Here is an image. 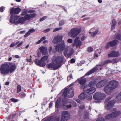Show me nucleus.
I'll use <instances>...</instances> for the list:
<instances>
[{"label":"nucleus","mask_w":121,"mask_h":121,"mask_svg":"<svg viewBox=\"0 0 121 121\" xmlns=\"http://www.w3.org/2000/svg\"><path fill=\"white\" fill-rule=\"evenodd\" d=\"M30 33H33L35 32V30L33 28L30 29L29 31Z\"/></svg>","instance_id":"obj_52"},{"label":"nucleus","mask_w":121,"mask_h":121,"mask_svg":"<svg viewBox=\"0 0 121 121\" xmlns=\"http://www.w3.org/2000/svg\"><path fill=\"white\" fill-rule=\"evenodd\" d=\"M63 52V54L64 56H67V55L68 54L67 52L68 51V49L67 48H65Z\"/></svg>","instance_id":"obj_40"},{"label":"nucleus","mask_w":121,"mask_h":121,"mask_svg":"<svg viewBox=\"0 0 121 121\" xmlns=\"http://www.w3.org/2000/svg\"><path fill=\"white\" fill-rule=\"evenodd\" d=\"M107 83L106 80H103L98 82L96 85V87L98 88H100L104 86Z\"/></svg>","instance_id":"obj_15"},{"label":"nucleus","mask_w":121,"mask_h":121,"mask_svg":"<svg viewBox=\"0 0 121 121\" xmlns=\"http://www.w3.org/2000/svg\"><path fill=\"white\" fill-rule=\"evenodd\" d=\"M17 93L20 92L22 90L21 86L20 85H18L17 87Z\"/></svg>","instance_id":"obj_38"},{"label":"nucleus","mask_w":121,"mask_h":121,"mask_svg":"<svg viewBox=\"0 0 121 121\" xmlns=\"http://www.w3.org/2000/svg\"><path fill=\"white\" fill-rule=\"evenodd\" d=\"M35 11L34 10H30L28 11L29 13H34Z\"/></svg>","instance_id":"obj_62"},{"label":"nucleus","mask_w":121,"mask_h":121,"mask_svg":"<svg viewBox=\"0 0 121 121\" xmlns=\"http://www.w3.org/2000/svg\"><path fill=\"white\" fill-rule=\"evenodd\" d=\"M67 42L69 43H71L73 42L72 40L71 39H69L67 40Z\"/></svg>","instance_id":"obj_58"},{"label":"nucleus","mask_w":121,"mask_h":121,"mask_svg":"<svg viewBox=\"0 0 121 121\" xmlns=\"http://www.w3.org/2000/svg\"><path fill=\"white\" fill-rule=\"evenodd\" d=\"M96 89L94 87H91L86 90V92L88 94H92L96 91Z\"/></svg>","instance_id":"obj_19"},{"label":"nucleus","mask_w":121,"mask_h":121,"mask_svg":"<svg viewBox=\"0 0 121 121\" xmlns=\"http://www.w3.org/2000/svg\"><path fill=\"white\" fill-rule=\"evenodd\" d=\"M4 7L3 6H1L0 8V11L2 12H3L4 10Z\"/></svg>","instance_id":"obj_56"},{"label":"nucleus","mask_w":121,"mask_h":121,"mask_svg":"<svg viewBox=\"0 0 121 121\" xmlns=\"http://www.w3.org/2000/svg\"><path fill=\"white\" fill-rule=\"evenodd\" d=\"M104 118H101L99 119H98L96 121H104Z\"/></svg>","instance_id":"obj_54"},{"label":"nucleus","mask_w":121,"mask_h":121,"mask_svg":"<svg viewBox=\"0 0 121 121\" xmlns=\"http://www.w3.org/2000/svg\"><path fill=\"white\" fill-rule=\"evenodd\" d=\"M25 21L24 17H21L19 18L18 21L16 22L15 23V25H17L19 23H21V24H23L24 22Z\"/></svg>","instance_id":"obj_22"},{"label":"nucleus","mask_w":121,"mask_h":121,"mask_svg":"<svg viewBox=\"0 0 121 121\" xmlns=\"http://www.w3.org/2000/svg\"><path fill=\"white\" fill-rule=\"evenodd\" d=\"M119 56V53L116 51H112L110 53L108 54V56L109 57H117Z\"/></svg>","instance_id":"obj_16"},{"label":"nucleus","mask_w":121,"mask_h":121,"mask_svg":"<svg viewBox=\"0 0 121 121\" xmlns=\"http://www.w3.org/2000/svg\"><path fill=\"white\" fill-rule=\"evenodd\" d=\"M20 16L15 15H11L10 18V22L12 23H15V21H16L19 19Z\"/></svg>","instance_id":"obj_14"},{"label":"nucleus","mask_w":121,"mask_h":121,"mask_svg":"<svg viewBox=\"0 0 121 121\" xmlns=\"http://www.w3.org/2000/svg\"><path fill=\"white\" fill-rule=\"evenodd\" d=\"M117 62V60L116 59H114L112 60V63L113 64H114L116 63Z\"/></svg>","instance_id":"obj_51"},{"label":"nucleus","mask_w":121,"mask_h":121,"mask_svg":"<svg viewBox=\"0 0 121 121\" xmlns=\"http://www.w3.org/2000/svg\"><path fill=\"white\" fill-rule=\"evenodd\" d=\"M27 13V11L26 10H25L24 11H23L22 13H21V16H25V15H26Z\"/></svg>","instance_id":"obj_47"},{"label":"nucleus","mask_w":121,"mask_h":121,"mask_svg":"<svg viewBox=\"0 0 121 121\" xmlns=\"http://www.w3.org/2000/svg\"><path fill=\"white\" fill-rule=\"evenodd\" d=\"M86 38V37L85 36L83 35L82 37L81 38V40L82 41H83L84 40L85 38Z\"/></svg>","instance_id":"obj_61"},{"label":"nucleus","mask_w":121,"mask_h":121,"mask_svg":"<svg viewBox=\"0 0 121 121\" xmlns=\"http://www.w3.org/2000/svg\"><path fill=\"white\" fill-rule=\"evenodd\" d=\"M74 51L73 49H71L69 51V53H68L67 55V57L68 58L69 57L71 56L74 52Z\"/></svg>","instance_id":"obj_29"},{"label":"nucleus","mask_w":121,"mask_h":121,"mask_svg":"<svg viewBox=\"0 0 121 121\" xmlns=\"http://www.w3.org/2000/svg\"><path fill=\"white\" fill-rule=\"evenodd\" d=\"M10 100L12 102L14 103L17 102L18 101L17 99L14 98H12L10 99Z\"/></svg>","instance_id":"obj_46"},{"label":"nucleus","mask_w":121,"mask_h":121,"mask_svg":"<svg viewBox=\"0 0 121 121\" xmlns=\"http://www.w3.org/2000/svg\"><path fill=\"white\" fill-rule=\"evenodd\" d=\"M63 37L62 35L60 36L59 35H57L53 39L54 43H60L62 41Z\"/></svg>","instance_id":"obj_17"},{"label":"nucleus","mask_w":121,"mask_h":121,"mask_svg":"<svg viewBox=\"0 0 121 121\" xmlns=\"http://www.w3.org/2000/svg\"><path fill=\"white\" fill-rule=\"evenodd\" d=\"M53 101H52L49 104V108H50L52 107L53 104Z\"/></svg>","instance_id":"obj_63"},{"label":"nucleus","mask_w":121,"mask_h":121,"mask_svg":"<svg viewBox=\"0 0 121 121\" xmlns=\"http://www.w3.org/2000/svg\"><path fill=\"white\" fill-rule=\"evenodd\" d=\"M61 99L60 98H58L56 100V103L55 107L57 108L58 107L60 104Z\"/></svg>","instance_id":"obj_30"},{"label":"nucleus","mask_w":121,"mask_h":121,"mask_svg":"<svg viewBox=\"0 0 121 121\" xmlns=\"http://www.w3.org/2000/svg\"><path fill=\"white\" fill-rule=\"evenodd\" d=\"M20 43L19 41H18L16 43H12L10 45V47L11 48H13L15 46L17 45Z\"/></svg>","instance_id":"obj_39"},{"label":"nucleus","mask_w":121,"mask_h":121,"mask_svg":"<svg viewBox=\"0 0 121 121\" xmlns=\"http://www.w3.org/2000/svg\"><path fill=\"white\" fill-rule=\"evenodd\" d=\"M117 40L116 39L114 40L109 42H108L106 44L105 48L108 49L110 47H113L117 45Z\"/></svg>","instance_id":"obj_10"},{"label":"nucleus","mask_w":121,"mask_h":121,"mask_svg":"<svg viewBox=\"0 0 121 121\" xmlns=\"http://www.w3.org/2000/svg\"><path fill=\"white\" fill-rule=\"evenodd\" d=\"M75 60L74 59L72 58L70 60V63H71L73 64L75 63Z\"/></svg>","instance_id":"obj_57"},{"label":"nucleus","mask_w":121,"mask_h":121,"mask_svg":"<svg viewBox=\"0 0 121 121\" xmlns=\"http://www.w3.org/2000/svg\"><path fill=\"white\" fill-rule=\"evenodd\" d=\"M113 117L112 113L110 114L107 115L105 117V118L106 120H110V119L113 118Z\"/></svg>","instance_id":"obj_27"},{"label":"nucleus","mask_w":121,"mask_h":121,"mask_svg":"<svg viewBox=\"0 0 121 121\" xmlns=\"http://www.w3.org/2000/svg\"><path fill=\"white\" fill-rule=\"evenodd\" d=\"M100 100L103 99L106 97V95L104 93H100Z\"/></svg>","instance_id":"obj_32"},{"label":"nucleus","mask_w":121,"mask_h":121,"mask_svg":"<svg viewBox=\"0 0 121 121\" xmlns=\"http://www.w3.org/2000/svg\"><path fill=\"white\" fill-rule=\"evenodd\" d=\"M48 83L49 85L51 86L52 90L51 91H50V92H51L52 91V89L53 87L52 86V85L53 84V80L52 79L50 80H49V81Z\"/></svg>","instance_id":"obj_37"},{"label":"nucleus","mask_w":121,"mask_h":121,"mask_svg":"<svg viewBox=\"0 0 121 121\" xmlns=\"http://www.w3.org/2000/svg\"><path fill=\"white\" fill-rule=\"evenodd\" d=\"M40 50V52L42 53L43 55H45L47 53V52L45 49V48L43 47H41L39 48Z\"/></svg>","instance_id":"obj_24"},{"label":"nucleus","mask_w":121,"mask_h":121,"mask_svg":"<svg viewBox=\"0 0 121 121\" xmlns=\"http://www.w3.org/2000/svg\"><path fill=\"white\" fill-rule=\"evenodd\" d=\"M120 112L119 111H116L112 113L113 118H115L121 114Z\"/></svg>","instance_id":"obj_23"},{"label":"nucleus","mask_w":121,"mask_h":121,"mask_svg":"<svg viewBox=\"0 0 121 121\" xmlns=\"http://www.w3.org/2000/svg\"><path fill=\"white\" fill-rule=\"evenodd\" d=\"M65 24V21L64 20H62L60 21L59 26H61Z\"/></svg>","instance_id":"obj_44"},{"label":"nucleus","mask_w":121,"mask_h":121,"mask_svg":"<svg viewBox=\"0 0 121 121\" xmlns=\"http://www.w3.org/2000/svg\"><path fill=\"white\" fill-rule=\"evenodd\" d=\"M117 98L119 100H121V92L119 94H118L117 96Z\"/></svg>","instance_id":"obj_45"},{"label":"nucleus","mask_w":121,"mask_h":121,"mask_svg":"<svg viewBox=\"0 0 121 121\" xmlns=\"http://www.w3.org/2000/svg\"><path fill=\"white\" fill-rule=\"evenodd\" d=\"M85 94L83 93H82L78 96V98L81 100L84 99L85 98Z\"/></svg>","instance_id":"obj_35"},{"label":"nucleus","mask_w":121,"mask_h":121,"mask_svg":"<svg viewBox=\"0 0 121 121\" xmlns=\"http://www.w3.org/2000/svg\"><path fill=\"white\" fill-rule=\"evenodd\" d=\"M115 37L116 38L120 40H121V35L120 34L118 33H116Z\"/></svg>","instance_id":"obj_34"},{"label":"nucleus","mask_w":121,"mask_h":121,"mask_svg":"<svg viewBox=\"0 0 121 121\" xmlns=\"http://www.w3.org/2000/svg\"><path fill=\"white\" fill-rule=\"evenodd\" d=\"M54 47L55 49L58 52H60V51L62 52L65 48V42L64 41H63L60 44H57L56 46H55Z\"/></svg>","instance_id":"obj_6"},{"label":"nucleus","mask_w":121,"mask_h":121,"mask_svg":"<svg viewBox=\"0 0 121 121\" xmlns=\"http://www.w3.org/2000/svg\"><path fill=\"white\" fill-rule=\"evenodd\" d=\"M21 10V9L19 7L16 8H14V7H13L11 9L10 14L11 15H13L14 14H17L19 13Z\"/></svg>","instance_id":"obj_9"},{"label":"nucleus","mask_w":121,"mask_h":121,"mask_svg":"<svg viewBox=\"0 0 121 121\" xmlns=\"http://www.w3.org/2000/svg\"><path fill=\"white\" fill-rule=\"evenodd\" d=\"M30 33L28 31L26 33V34L24 35V37H27L29 35H30Z\"/></svg>","instance_id":"obj_53"},{"label":"nucleus","mask_w":121,"mask_h":121,"mask_svg":"<svg viewBox=\"0 0 121 121\" xmlns=\"http://www.w3.org/2000/svg\"><path fill=\"white\" fill-rule=\"evenodd\" d=\"M64 61V59L60 56L56 57L55 59V64L53 65V70H55L61 67Z\"/></svg>","instance_id":"obj_3"},{"label":"nucleus","mask_w":121,"mask_h":121,"mask_svg":"<svg viewBox=\"0 0 121 121\" xmlns=\"http://www.w3.org/2000/svg\"><path fill=\"white\" fill-rule=\"evenodd\" d=\"M17 66L15 64H13L9 67V73H11L13 72L17 68Z\"/></svg>","instance_id":"obj_20"},{"label":"nucleus","mask_w":121,"mask_h":121,"mask_svg":"<svg viewBox=\"0 0 121 121\" xmlns=\"http://www.w3.org/2000/svg\"><path fill=\"white\" fill-rule=\"evenodd\" d=\"M46 39V37L45 36H43L40 39V40L42 41L43 40H44L45 39Z\"/></svg>","instance_id":"obj_64"},{"label":"nucleus","mask_w":121,"mask_h":121,"mask_svg":"<svg viewBox=\"0 0 121 121\" xmlns=\"http://www.w3.org/2000/svg\"><path fill=\"white\" fill-rule=\"evenodd\" d=\"M84 114L85 116L84 117L86 119H88L89 118V114L86 112L85 111L84 112Z\"/></svg>","instance_id":"obj_41"},{"label":"nucleus","mask_w":121,"mask_h":121,"mask_svg":"<svg viewBox=\"0 0 121 121\" xmlns=\"http://www.w3.org/2000/svg\"><path fill=\"white\" fill-rule=\"evenodd\" d=\"M62 95L64 96V98L62 101L64 103L67 102L68 99L66 98L67 97L71 98L74 95L73 90V87L70 88L69 90L67 88L64 89L62 93Z\"/></svg>","instance_id":"obj_2"},{"label":"nucleus","mask_w":121,"mask_h":121,"mask_svg":"<svg viewBox=\"0 0 121 121\" xmlns=\"http://www.w3.org/2000/svg\"><path fill=\"white\" fill-rule=\"evenodd\" d=\"M96 83V80H93L89 82L88 84V86L89 87H91L93 86Z\"/></svg>","instance_id":"obj_28"},{"label":"nucleus","mask_w":121,"mask_h":121,"mask_svg":"<svg viewBox=\"0 0 121 121\" xmlns=\"http://www.w3.org/2000/svg\"><path fill=\"white\" fill-rule=\"evenodd\" d=\"M115 102L114 100H111L108 102L107 105H105V108L108 110L110 109L113 107Z\"/></svg>","instance_id":"obj_12"},{"label":"nucleus","mask_w":121,"mask_h":121,"mask_svg":"<svg viewBox=\"0 0 121 121\" xmlns=\"http://www.w3.org/2000/svg\"><path fill=\"white\" fill-rule=\"evenodd\" d=\"M9 66L7 63L2 64L0 68V73L3 75L8 74L9 73Z\"/></svg>","instance_id":"obj_5"},{"label":"nucleus","mask_w":121,"mask_h":121,"mask_svg":"<svg viewBox=\"0 0 121 121\" xmlns=\"http://www.w3.org/2000/svg\"><path fill=\"white\" fill-rule=\"evenodd\" d=\"M106 64H107L106 61H104L102 62H101L98 65H97L96 66H103L104 65H105Z\"/></svg>","instance_id":"obj_36"},{"label":"nucleus","mask_w":121,"mask_h":121,"mask_svg":"<svg viewBox=\"0 0 121 121\" xmlns=\"http://www.w3.org/2000/svg\"><path fill=\"white\" fill-rule=\"evenodd\" d=\"M70 117V114L68 111H64L62 113L61 119L60 121H65L68 120Z\"/></svg>","instance_id":"obj_7"},{"label":"nucleus","mask_w":121,"mask_h":121,"mask_svg":"<svg viewBox=\"0 0 121 121\" xmlns=\"http://www.w3.org/2000/svg\"><path fill=\"white\" fill-rule=\"evenodd\" d=\"M52 62L46 65L47 67L50 69V68H53V59H52Z\"/></svg>","instance_id":"obj_31"},{"label":"nucleus","mask_w":121,"mask_h":121,"mask_svg":"<svg viewBox=\"0 0 121 121\" xmlns=\"http://www.w3.org/2000/svg\"><path fill=\"white\" fill-rule=\"evenodd\" d=\"M47 18V17L46 16H44L40 18V22L42 21L45 20Z\"/></svg>","instance_id":"obj_50"},{"label":"nucleus","mask_w":121,"mask_h":121,"mask_svg":"<svg viewBox=\"0 0 121 121\" xmlns=\"http://www.w3.org/2000/svg\"><path fill=\"white\" fill-rule=\"evenodd\" d=\"M20 97L21 98H24L26 95V94L23 92L21 93L20 94Z\"/></svg>","instance_id":"obj_42"},{"label":"nucleus","mask_w":121,"mask_h":121,"mask_svg":"<svg viewBox=\"0 0 121 121\" xmlns=\"http://www.w3.org/2000/svg\"><path fill=\"white\" fill-rule=\"evenodd\" d=\"M30 15H31V18H33L35 16L36 14L35 13H34L33 14L30 13Z\"/></svg>","instance_id":"obj_55"},{"label":"nucleus","mask_w":121,"mask_h":121,"mask_svg":"<svg viewBox=\"0 0 121 121\" xmlns=\"http://www.w3.org/2000/svg\"><path fill=\"white\" fill-rule=\"evenodd\" d=\"M93 50V49L91 47H89L87 48V51L89 52H91Z\"/></svg>","instance_id":"obj_48"},{"label":"nucleus","mask_w":121,"mask_h":121,"mask_svg":"<svg viewBox=\"0 0 121 121\" xmlns=\"http://www.w3.org/2000/svg\"><path fill=\"white\" fill-rule=\"evenodd\" d=\"M106 61L107 64L108 63H112V60L108 59L107 60H106Z\"/></svg>","instance_id":"obj_59"},{"label":"nucleus","mask_w":121,"mask_h":121,"mask_svg":"<svg viewBox=\"0 0 121 121\" xmlns=\"http://www.w3.org/2000/svg\"><path fill=\"white\" fill-rule=\"evenodd\" d=\"M73 45L74 46L75 45L77 48H80L82 45V42L79 39V37H77L75 38L74 41Z\"/></svg>","instance_id":"obj_11"},{"label":"nucleus","mask_w":121,"mask_h":121,"mask_svg":"<svg viewBox=\"0 0 121 121\" xmlns=\"http://www.w3.org/2000/svg\"><path fill=\"white\" fill-rule=\"evenodd\" d=\"M34 62L35 64L40 67H43L45 66V64L44 62L42 63L40 60L38 59H35L34 61Z\"/></svg>","instance_id":"obj_13"},{"label":"nucleus","mask_w":121,"mask_h":121,"mask_svg":"<svg viewBox=\"0 0 121 121\" xmlns=\"http://www.w3.org/2000/svg\"><path fill=\"white\" fill-rule=\"evenodd\" d=\"M100 93H96L93 95L94 99L95 100H100Z\"/></svg>","instance_id":"obj_21"},{"label":"nucleus","mask_w":121,"mask_h":121,"mask_svg":"<svg viewBox=\"0 0 121 121\" xmlns=\"http://www.w3.org/2000/svg\"><path fill=\"white\" fill-rule=\"evenodd\" d=\"M104 90L106 94L108 95H109L113 90V89L110 88L109 86L108 85L104 87Z\"/></svg>","instance_id":"obj_18"},{"label":"nucleus","mask_w":121,"mask_h":121,"mask_svg":"<svg viewBox=\"0 0 121 121\" xmlns=\"http://www.w3.org/2000/svg\"><path fill=\"white\" fill-rule=\"evenodd\" d=\"M25 16L24 17L25 21L30 19L31 16L30 14H26Z\"/></svg>","instance_id":"obj_33"},{"label":"nucleus","mask_w":121,"mask_h":121,"mask_svg":"<svg viewBox=\"0 0 121 121\" xmlns=\"http://www.w3.org/2000/svg\"><path fill=\"white\" fill-rule=\"evenodd\" d=\"M81 31V28H74L71 29L70 31L68 32V34L71 38H74L76 37Z\"/></svg>","instance_id":"obj_4"},{"label":"nucleus","mask_w":121,"mask_h":121,"mask_svg":"<svg viewBox=\"0 0 121 121\" xmlns=\"http://www.w3.org/2000/svg\"><path fill=\"white\" fill-rule=\"evenodd\" d=\"M48 56H43L41 59V60L42 61V63L44 62L45 63V65L46 64V62L48 61Z\"/></svg>","instance_id":"obj_25"},{"label":"nucleus","mask_w":121,"mask_h":121,"mask_svg":"<svg viewBox=\"0 0 121 121\" xmlns=\"http://www.w3.org/2000/svg\"><path fill=\"white\" fill-rule=\"evenodd\" d=\"M62 29V28L61 27L57 28L54 29L53 30V32L56 31L60 30Z\"/></svg>","instance_id":"obj_49"},{"label":"nucleus","mask_w":121,"mask_h":121,"mask_svg":"<svg viewBox=\"0 0 121 121\" xmlns=\"http://www.w3.org/2000/svg\"><path fill=\"white\" fill-rule=\"evenodd\" d=\"M23 43V42H21L20 43L18 44V45L16 46V48H17L20 47L22 44Z\"/></svg>","instance_id":"obj_60"},{"label":"nucleus","mask_w":121,"mask_h":121,"mask_svg":"<svg viewBox=\"0 0 121 121\" xmlns=\"http://www.w3.org/2000/svg\"><path fill=\"white\" fill-rule=\"evenodd\" d=\"M98 69V68L95 66L91 69L90 70L86 73L84 76L78 79L79 83L80 85H82L80 87L81 89H85L88 87L87 85L85 84L86 82V79L84 77L86 76L89 75L95 72Z\"/></svg>","instance_id":"obj_1"},{"label":"nucleus","mask_w":121,"mask_h":121,"mask_svg":"<svg viewBox=\"0 0 121 121\" xmlns=\"http://www.w3.org/2000/svg\"><path fill=\"white\" fill-rule=\"evenodd\" d=\"M116 21L115 19H113L112 22L111 30H112L114 29L116 25Z\"/></svg>","instance_id":"obj_26"},{"label":"nucleus","mask_w":121,"mask_h":121,"mask_svg":"<svg viewBox=\"0 0 121 121\" xmlns=\"http://www.w3.org/2000/svg\"><path fill=\"white\" fill-rule=\"evenodd\" d=\"M119 82L115 80L111 81L108 83V85L110 88L113 90L117 87L118 85Z\"/></svg>","instance_id":"obj_8"},{"label":"nucleus","mask_w":121,"mask_h":121,"mask_svg":"<svg viewBox=\"0 0 121 121\" xmlns=\"http://www.w3.org/2000/svg\"><path fill=\"white\" fill-rule=\"evenodd\" d=\"M53 116H52L45 119L44 121H52L53 120Z\"/></svg>","instance_id":"obj_43"}]
</instances>
